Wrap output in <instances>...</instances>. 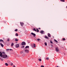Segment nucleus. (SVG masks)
<instances>
[{
    "label": "nucleus",
    "instance_id": "nucleus-1",
    "mask_svg": "<svg viewBox=\"0 0 67 67\" xmlns=\"http://www.w3.org/2000/svg\"><path fill=\"white\" fill-rule=\"evenodd\" d=\"M2 57L3 58H8V56L6 54H3Z\"/></svg>",
    "mask_w": 67,
    "mask_h": 67
},
{
    "label": "nucleus",
    "instance_id": "nucleus-2",
    "mask_svg": "<svg viewBox=\"0 0 67 67\" xmlns=\"http://www.w3.org/2000/svg\"><path fill=\"white\" fill-rule=\"evenodd\" d=\"M55 50L57 52H59V49H58V47H56L55 48Z\"/></svg>",
    "mask_w": 67,
    "mask_h": 67
},
{
    "label": "nucleus",
    "instance_id": "nucleus-3",
    "mask_svg": "<svg viewBox=\"0 0 67 67\" xmlns=\"http://www.w3.org/2000/svg\"><path fill=\"white\" fill-rule=\"evenodd\" d=\"M26 45V43L25 42H22V45Z\"/></svg>",
    "mask_w": 67,
    "mask_h": 67
},
{
    "label": "nucleus",
    "instance_id": "nucleus-4",
    "mask_svg": "<svg viewBox=\"0 0 67 67\" xmlns=\"http://www.w3.org/2000/svg\"><path fill=\"white\" fill-rule=\"evenodd\" d=\"M25 53H29V50L27 49H25Z\"/></svg>",
    "mask_w": 67,
    "mask_h": 67
},
{
    "label": "nucleus",
    "instance_id": "nucleus-5",
    "mask_svg": "<svg viewBox=\"0 0 67 67\" xmlns=\"http://www.w3.org/2000/svg\"><path fill=\"white\" fill-rule=\"evenodd\" d=\"M31 34H32V35L34 36H36V34H35L33 32H31Z\"/></svg>",
    "mask_w": 67,
    "mask_h": 67
},
{
    "label": "nucleus",
    "instance_id": "nucleus-6",
    "mask_svg": "<svg viewBox=\"0 0 67 67\" xmlns=\"http://www.w3.org/2000/svg\"><path fill=\"white\" fill-rule=\"evenodd\" d=\"M0 56L1 57H2V53L1 52H0Z\"/></svg>",
    "mask_w": 67,
    "mask_h": 67
},
{
    "label": "nucleus",
    "instance_id": "nucleus-7",
    "mask_svg": "<svg viewBox=\"0 0 67 67\" xmlns=\"http://www.w3.org/2000/svg\"><path fill=\"white\" fill-rule=\"evenodd\" d=\"M20 24H21V26H22V27H23V25H24V23H23L21 22L20 23Z\"/></svg>",
    "mask_w": 67,
    "mask_h": 67
},
{
    "label": "nucleus",
    "instance_id": "nucleus-8",
    "mask_svg": "<svg viewBox=\"0 0 67 67\" xmlns=\"http://www.w3.org/2000/svg\"><path fill=\"white\" fill-rule=\"evenodd\" d=\"M16 48H18L19 47V44H17L16 45Z\"/></svg>",
    "mask_w": 67,
    "mask_h": 67
},
{
    "label": "nucleus",
    "instance_id": "nucleus-9",
    "mask_svg": "<svg viewBox=\"0 0 67 67\" xmlns=\"http://www.w3.org/2000/svg\"><path fill=\"white\" fill-rule=\"evenodd\" d=\"M48 36L49 37H51V34L49 33H48Z\"/></svg>",
    "mask_w": 67,
    "mask_h": 67
},
{
    "label": "nucleus",
    "instance_id": "nucleus-10",
    "mask_svg": "<svg viewBox=\"0 0 67 67\" xmlns=\"http://www.w3.org/2000/svg\"><path fill=\"white\" fill-rule=\"evenodd\" d=\"M43 33H44V31L42 30L40 31V33L41 34H43Z\"/></svg>",
    "mask_w": 67,
    "mask_h": 67
},
{
    "label": "nucleus",
    "instance_id": "nucleus-11",
    "mask_svg": "<svg viewBox=\"0 0 67 67\" xmlns=\"http://www.w3.org/2000/svg\"><path fill=\"white\" fill-rule=\"evenodd\" d=\"M0 44L1 45V46L2 47H3V46H4L3 45V44H2V43H0Z\"/></svg>",
    "mask_w": 67,
    "mask_h": 67
},
{
    "label": "nucleus",
    "instance_id": "nucleus-12",
    "mask_svg": "<svg viewBox=\"0 0 67 67\" xmlns=\"http://www.w3.org/2000/svg\"><path fill=\"white\" fill-rule=\"evenodd\" d=\"M15 41H16V42H18V41H19V40H18V39L16 38L15 39Z\"/></svg>",
    "mask_w": 67,
    "mask_h": 67
},
{
    "label": "nucleus",
    "instance_id": "nucleus-13",
    "mask_svg": "<svg viewBox=\"0 0 67 67\" xmlns=\"http://www.w3.org/2000/svg\"><path fill=\"white\" fill-rule=\"evenodd\" d=\"M45 38H47L48 39L49 38H48V37L46 36H45Z\"/></svg>",
    "mask_w": 67,
    "mask_h": 67
},
{
    "label": "nucleus",
    "instance_id": "nucleus-14",
    "mask_svg": "<svg viewBox=\"0 0 67 67\" xmlns=\"http://www.w3.org/2000/svg\"><path fill=\"white\" fill-rule=\"evenodd\" d=\"M5 65L7 66H8V63H5Z\"/></svg>",
    "mask_w": 67,
    "mask_h": 67
},
{
    "label": "nucleus",
    "instance_id": "nucleus-15",
    "mask_svg": "<svg viewBox=\"0 0 67 67\" xmlns=\"http://www.w3.org/2000/svg\"><path fill=\"white\" fill-rule=\"evenodd\" d=\"M24 46H22L21 47V49H22V48H24Z\"/></svg>",
    "mask_w": 67,
    "mask_h": 67
},
{
    "label": "nucleus",
    "instance_id": "nucleus-16",
    "mask_svg": "<svg viewBox=\"0 0 67 67\" xmlns=\"http://www.w3.org/2000/svg\"><path fill=\"white\" fill-rule=\"evenodd\" d=\"M29 46H26L25 47V48H29Z\"/></svg>",
    "mask_w": 67,
    "mask_h": 67
},
{
    "label": "nucleus",
    "instance_id": "nucleus-17",
    "mask_svg": "<svg viewBox=\"0 0 67 67\" xmlns=\"http://www.w3.org/2000/svg\"><path fill=\"white\" fill-rule=\"evenodd\" d=\"M13 45H14V44L13 43H12L11 45V46H13Z\"/></svg>",
    "mask_w": 67,
    "mask_h": 67
},
{
    "label": "nucleus",
    "instance_id": "nucleus-18",
    "mask_svg": "<svg viewBox=\"0 0 67 67\" xmlns=\"http://www.w3.org/2000/svg\"><path fill=\"white\" fill-rule=\"evenodd\" d=\"M60 1L62 2H65V0H61Z\"/></svg>",
    "mask_w": 67,
    "mask_h": 67
},
{
    "label": "nucleus",
    "instance_id": "nucleus-19",
    "mask_svg": "<svg viewBox=\"0 0 67 67\" xmlns=\"http://www.w3.org/2000/svg\"><path fill=\"white\" fill-rule=\"evenodd\" d=\"M38 60L39 61H40V62H41L42 61V60L41 59H38Z\"/></svg>",
    "mask_w": 67,
    "mask_h": 67
},
{
    "label": "nucleus",
    "instance_id": "nucleus-20",
    "mask_svg": "<svg viewBox=\"0 0 67 67\" xmlns=\"http://www.w3.org/2000/svg\"><path fill=\"white\" fill-rule=\"evenodd\" d=\"M33 46H34V47H36L35 46V43L34 44Z\"/></svg>",
    "mask_w": 67,
    "mask_h": 67
},
{
    "label": "nucleus",
    "instance_id": "nucleus-21",
    "mask_svg": "<svg viewBox=\"0 0 67 67\" xmlns=\"http://www.w3.org/2000/svg\"><path fill=\"white\" fill-rule=\"evenodd\" d=\"M33 31H34L35 32H36V29H35L34 28L33 29Z\"/></svg>",
    "mask_w": 67,
    "mask_h": 67
},
{
    "label": "nucleus",
    "instance_id": "nucleus-22",
    "mask_svg": "<svg viewBox=\"0 0 67 67\" xmlns=\"http://www.w3.org/2000/svg\"><path fill=\"white\" fill-rule=\"evenodd\" d=\"M54 41L55 42H56V43H57L58 42V41H57V40L55 39L54 40Z\"/></svg>",
    "mask_w": 67,
    "mask_h": 67
},
{
    "label": "nucleus",
    "instance_id": "nucleus-23",
    "mask_svg": "<svg viewBox=\"0 0 67 67\" xmlns=\"http://www.w3.org/2000/svg\"><path fill=\"white\" fill-rule=\"evenodd\" d=\"M36 30H37V32H39V30H38V29L37 28L36 29Z\"/></svg>",
    "mask_w": 67,
    "mask_h": 67
},
{
    "label": "nucleus",
    "instance_id": "nucleus-24",
    "mask_svg": "<svg viewBox=\"0 0 67 67\" xmlns=\"http://www.w3.org/2000/svg\"><path fill=\"white\" fill-rule=\"evenodd\" d=\"M62 40L63 41H65V40H66V39L64 38H63Z\"/></svg>",
    "mask_w": 67,
    "mask_h": 67
},
{
    "label": "nucleus",
    "instance_id": "nucleus-25",
    "mask_svg": "<svg viewBox=\"0 0 67 67\" xmlns=\"http://www.w3.org/2000/svg\"><path fill=\"white\" fill-rule=\"evenodd\" d=\"M44 44L46 46H47V43L46 42H45L44 43Z\"/></svg>",
    "mask_w": 67,
    "mask_h": 67
},
{
    "label": "nucleus",
    "instance_id": "nucleus-26",
    "mask_svg": "<svg viewBox=\"0 0 67 67\" xmlns=\"http://www.w3.org/2000/svg\"><path fill=\"white\" fill-rule=\"evenodd\" d=\"M0 59H1V60H2V61H3V59L1 58H0Z\"/></svg>",
    "mask_w": 67,
    "mask_h": 67
},
{
    "label": "nucleus",
    "instance_id": "nucleus-27",
    "mask_svg": "<svg viewBox=\"0 0 67 67\" xmlns=\"http://www.w3.org/2000/svg\"><path fill=\"white\" fill-rule=\"evenodd\" d=\"M1 41L2 42H3V40H2V39H1L0 40V42H1Z\"/></svg>",
    "mask_w": 67,
    "mask_h": 67
},
{
    "label": "nucleus",
    "instance_id": "nucleus-28",
    "mask_svg": "<svg viewBox=\"0 0 67 67\" xmlns=\"http://www.w3.org/2000/svg\"><path fill=\"white\" fill-rule=\"evenodd\" d=\"M37 41H38V42H39L40 41V40H41L40 39H37Z\"/></svg>",
    "mask_w": 67,
    "mask_h": 67
},
{
    "label": "nucleus",
    "instance_id": "nucleus-29",
    "mask_svg": "<svg viewBox=\"0 0 67 67\" xmlns=\"http://www.w3.org/2000/svg\"><path fill=\"white\" fill-rule=\"evenodd\" d=\"M46 59H47V60H49V58H48V57L46 58Z\"/></svg>",
    "mask_w": 67,
    "mask_h": 67
},
{
    "label": "nucleus",
    "instance_id": "nucleus-30",
    "mask_svg": "<svg viewBox=\"0 0 67 67\" xmlns=\"http://www.w3.org/2000/svg\"><path fill=\"white\" fill-rule=\"evenodd\" d=\"M15 35L17 36H18V34L17 33H16V34H15Z\"/></svg>",
    "mask_w": 67,
    "mask_h": 67
},
{
    "label": "nucleus",
    "instance_id": "nucleus-31",
    "mask_svg": "<svg viewBox=\"0 0 67 67\" xmlns=\"http://www.w3.org/2000/svg\"><path fill=\"white\" fill-rule=\"evenodd\" d=\"M10 41V39H9V38H8L7 40V41H8V42H9V41Z\"/></svg>",
    "mask_w": 67,
    "mask_h": 67
},
{
    "label": "nucleus",
    "instance_id": "nucleus-32",
    "mask_svg": "<svg viewBox=\"0 0 67 67\" xmlns=\"http://www.w3.org/2000/svg\"><path fill=\"white\" fill-rule=\"evenodd\" d=\"M15 32H16V31H18V29H15Z\"/></svg>",
    "mask_w": 67,
    "mask_h": 67
},
{
    "label": "nucleus",
    "instance_id": "nucleus-33",
    "mask_svg": "<svg viewBox=\"0 0 67 67\" xmlns=\"http://www.w3.org/2000/svg\"><path fill=\"white\" fill-rule=\"evenodd\" d=\"M50 42H51V44H53V42L52 41H51V40H50Z\"/></svg>",
    "mask_w": 67,
    "mask_h": 67
},
{
    "label": "nucleus",
    "instance_id": "nucleus-34",
    "mask_svg": "<svg viewBox=\"0 0 67 67\" xmlns=\"http://www.w3.org/2000/svg\"><path fill=\"white\" fill-rule=\"evenodd\" d=\"M3 54H5V52H4L3 51L2 52Z\"/></svg>",
    "mask_w": 67,
    "mask_h": 67
},
{
    "label": "nucleus",
    "instance_id": "nucleus-35",
    "mask_svg": "<svg viewBox=\"0 0 67 67\" xmlns=\"http://www.w3.org/2000/svg\"><path fill=\"white\" fill-rule=\"evenodd\" d=\"M11 66H12V65H13V63H11Z\"/></svg>",
    "mask_w": 67,
    "mask_h": 67
},
{
    "label": "nucleus",
    "instance_id": "nucleus-36",
    "mask_svg": "<svg viewBox=\"0 0 67 67\" xmlns=\"http://www.w3.org/2000/svg\"><path fill=\"white\" fill-rule=\"evenodd\" d=\"M41 67H44V66L43 65H41Z\"/></svg>",
    "mask_w": 67,
    "mask_h": 67
},
{
    "label": "nucleus",
    "instance_id": "nucleus-37",
    "mask_svg": "<svg viewBox=\"0 0 67 67\" xmlns=\"http://www.w3.org/2000/svg\"><path fill=\"white\" fill-rule=\"evenodd\" d=\"M31 46H32V48L34 47V46H33V45H31Z\"/></svg>",
    "mask_w": 67,
    "mask_h": 67
},
{
    "label": "nucleus",
    "instance_id": "nucleus-38",
    "mask_svg": "<svg viewBox=\"0 0 67 67\" xmlns=\"http://www.w3.org/2000/svg\"><path fill=\"white\" fill-rule=\"evenodd\" d=\"M22 53H23V52L22 51L20 52V54H22Z\"/></svg>",
    "mask_w": 67,
    "mask_h": 67
},
{
    "label": "nucleus",
    "instance_id": "nucleus-39",
    "mask_svg": "<svg viewBox=\"0 0 67 67\" xmlns=\"http://www.w3.org/2000/svg\"><path fill=\"white\" fill-rule=\"evenodd\" d=\"M7 51H9V49H7Z\"/></svg>",
    "mask_w": 67,
    "mask_h": 67
},
{
    "label": "nucleus",
    "instance_id": "nucleus-40",
    "mask_svg": "<svg viewBox=\"0 0 67 67\" xmlns=\"http://www.w3.org/2000/svg\"><path fill=\"white\" fill-rule=\"evenodd\" d=\"M13 67H16L14 65L13 66Z\"/></svg>",
    "mask_w": 67,
    "mask_h": 67
},
{
    "label": "nucleus",
    "instance_id": "nucleus-41",
    "mask_svg": "<svg viewBox=\"0 0 67 67\" xmlns=\"http://www.w3.org/2000/svg\"><path fill=\"white\" fill-rule=\"evenodd\" d=\"M38 29H39V30H41V29L40 28H39Z\"/></svg>",
    "mask_w": 67,
    "mask_h": 67
},
{
    "label": "nucleus",
    "instance_id": "nucleus-42",
    "mask_svg": "<svg viewBox=\"0 0 67 67\" xmlns=\"http://www.w3.org/2000/svg\"><path fill=\"white\" fill-rule=\"evenodd\" d=\"M10 49V51H11V50H12V49Z\"/></svg>",
    "mask_w": 67,
    "mask_h": 67
},
{
    "label": "nucleus",
    "instance_id": "nucleus-43",
    "mask_svg": "<svg viewBox=\"0 0 67 67\" xmlns=\"http://www.w3.org/2000/svg\"><path fill=\"white\" fill-rule=\"evenodd\" d=\"M51 46H53V45L52 44H51Z\"/></svg>",
    "mask_w": 67,
    "mask_h": 67
},
{
    "label": "nucleus",
    "instance_id": "nucleus-44",
    "mask_svg": "<svg viewBox=\"0 0 67 67\" xmlns=\"http://www.w3.org/2000/svg\"><path fill=\"white\" fill-rule=\"evenodd\" d=\"M66 9H67V6L66 7Z\"/></svg>",
    "mask_w": 67,
    "mask_h": 67
},
{
    "label": "nucleus",
    "instance_id": "nucleus-45",
    "mask_svg": "<svg viewBox=\"0 0 67 67\" xmlns=\"http://www.w3.org/2000/svg\"><path fill=\"white\" fill-rule=\"evenodd\" d=\"M3 39H4V38H3Z\"/></svg>",
    "mask_w": 67,
    "mask_h": 67
},
{
    "label": "nucleus",
    "instance_id": "nucleus-46",
    "mask_svg": "<svg viewBox=\"0 0 67 67\" xmlns=\"http://www.w3.org/2000/svg\"><path fill=\"white\" fill-rule=\"evenodd\" d=\"M61 0H60V1H61Z\"/></svg>",
    "mask_w": 67,
    "mask_h": 67
}]
</instances>
